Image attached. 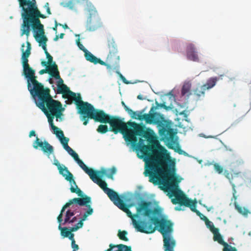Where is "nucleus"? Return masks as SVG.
<instances>
[{
	"mask_svg": "<svg viewBox=\"0 0 251 251\" xmlns=\"http://www.w3.org/2000/svg\"><path fill=\"white\" fill-rule=\"evenodd\" d=\"M143 141L140 139L139 143L137 141L132 144L136 146V150L141 153V155L137 153L138 157L143 158L145 162V176H149V181L154 184L162 178L172 186H177L180 180L174 173L175 163L172 160L167 151L161 146L158 147L159 150H154L152 146L143 144Z\"/></svg>",
	"mask_w": 251,
	"mask_h": 251,
	"instance_id": "f257e3e1",
	"label": "nucleus"
},
{
	"mask_svg": "<svg viewBox=\"0 0 251 251\" xmlns=\"http://www.w3.org/2000/svg\"><path fill=\"white\" fill-rule=\"evenodd\" d=\"M107 195L110 200L119 209L126 213L127 216L131 219L135 228L142 233L147 234L153 233L157 229L162 235L170 233L173 231V224L171 221L165 219H159L156 217H151L155 214L157 209L150 208L151 202L150 201H142L136 207V213L132 214L129 210L131 204H126L120 198L119 195L111 189Z\"/></svg>",
	"mask_w": 251,
	"mask_h": 251,
	"instance_id": "f03ea898",
	"label": "nucleus"
},
{
	"mask_svg": "<svg viewBox=\"0 0 251 251\" xmlns=\"http://www.w3.org/2000/svg\"><path fill=\"white\" fill-rule=\"evenodd\" d=\"M101 123H108L110 126V130L115 134L122 133L125 140L131 144L135 143L137 141L136 136H139L149 139L151 137L150 133L146 130L145 126L134 122L128 121L126 123L118 116H110L104 112L100 122Z\"/></svg>",
	"mask_w": 251,
	"mask_h": 251,
	"instance_id": "7ed1b4c3",
	"label": "nucleus"
},
{
	"mask_svg": "<svg viewBox=\"0 0 251 251\" xmlns=\"http://www.w3.org/2000/svg\"><path fill=\"white\" fill-rule=\"evenodd\" d=\"M41 16L39 15L24 20L21 25V35L22 36L25 35L27 38L30 34V28L31 27L34 32V37L36 41L41 46L44 50L45 54L47 51V42L48 39L45 35L44 25L41 23L39 19Z\"/></svg>",
	"mask_w": 251,
	"mask_h": 251,
	"instance_id": "20e7f679",
	"label": "nucleus"
},
{
	"mask_svg": "<svg viewBox=\"0 0 251 251\" xmlns=\"http://www.w3.org/2000/svg\"><path fill=\"white\" fill-rule=\"evenodd\" d=\"M25 44L22 45L21 51L22 63L23 67V73L25 76L27 78V87L30 94L34 95V93L40 90L44 87V86L36 80V76H35V71L31 68L28 64V57L31 53V44L26 42V49L24 50Z\"/></svg>",
	"mask_w": 251,
	"mask_h": 251,
	"instance_id": "39448f33",
	"label": "nucleus"
},
{
	"mask_svg": "<svg viewBox=\"0 0 251 251\" xmlns=\"http://www.w3.org/2000/svg\"><path fill=\"white\" fill-rule=\"evenodd\" d=\"M50 89H45L44 87L40 90L34 93L33 96H37L38 98L37 101H36V105L41 110V104L43 105L44 107L49 111V113L55 115L57 119L61 117L62 115V111L64 108H62L61 103L52 99L50 94Z\"/></svg>",
	"mask_w": 251,
	"mask_h": 251,
	"instance_id": "423d86ee",
	"label": "nucleus"
},
{
	"mask_svg": "<svg viewBox=\"0 0 251 251\" xmlns=\"http://www.w3.org/2000/svg\"><path fill=\"white\" fill-rule=\"evenodd\" d=\"M74 100L78 110V113L80 115V120L86 126L89 119H93L95 122H100L104 111L97 109L90 103L82 101L81 100L80 94H78L77 97Z\"/></svg>",
	"mask_w": 251,
	"mask_h": 251,
	"instance_id": "0eeeda50",
	"label": "nucleus"
},
{
	"mask_svg": "<svg viewBox=\"0 0 251 251\" xmlns=\"http://www.w3.org/2000/svg\"><path fill=\"white\" fill-rule=\"evenodd\" d=\"M80 197L82 198H75L69 200V201L62 207L60 213L57 217V221L59 223H61L63 221V213L65 209L71 206H72L71 208H74V204H77L80 206H86L88 208L87 211L83 215L80 220L84 221L88 216L92 214L93 209L89 204L91 202V198L86 195H83V194L82 196Z\"/></svg>",
	"mask_w": 251,
	"mask_h": 251,
	"instance_id": "6e6552de",
	"label": "nucleus"
},
{
	"mask_svg": "<svg viewBox=\"0 0 251 251\" xmlns=\"http://www.w3.org/2000/svg\"><path fill=\"white\" fill-rule=\"evenodd\" d=\"M81 168L89 176L92 180L97 184L107 194L111 189L107 187V183L102 180L100 176V172L98 171H95L92 168H88L83 162L79 158L78 156L74 159Z\"/></svg>",
	"mask_w": 251,
	"mask_h": 251,
	"instance_id": "1a4fd4ad",
	"label": "nucleus"
},
{
	"mask_svg": "<svg viewBox=\"0 0 251 251\" xmlns=\"http://www.w3.org/2000/svg\"><path fill=\"white\" fill-rule=\"evenodd\" d=\"M35 1V0H33ZM20 7L22 8L23 12L22 17L23 21L37 16H41V18L45 19L46 16L40 13L36 5L35 1L31 0H18Z\"/></svg>",
	"mask_w": 251,
	"mask_h": 251,
	"instance_id": "9d476101",
	"label": "nucleus"
},
{
	"mask_svg": "<svg viewBox=\"0 0 251 251\" xmlns=\"http://www.w3.org/2000/svg\"><path fill=\"white\" fill-rule=\"evenodd\" d=\"M53 164L57 167L59 174L64 176L65 179L71 184V192L77 194L78 196H82V191L78 187L74 179L73 174L68 170V168L63 165H61L57 159L54 160Z\"/></svg>",
	"mask_w": 251,
	"mask_h": 251,
	"instance_id": "9b49d317",
	"label": "nucleus"
},
{
	"mask_svg": "<svg viewBox=\"0 0 251 251\" xmlns=\"http://www.w3.org/2000/svg\"><path fill=\"white\" fill-rule=\"evenodd\" d=\"M170 192L168 193L169 197H175L172 199V202L174 204H179L180 205H184L191 208L196 201L190 200L182 191L178 189H172L170 190Z\"/></svg>",
	"mask_w": 251,
	"mask_h": 251,
	"instance_id": "f8f14e48",
	"label": "nucleus"
},
{
	"mask_svg": "<svg viewBox=\"0 0 251 251\" xmlns=\"http://www.w3.org/2000/svg\"><path fill=\"white\" fill-rule=\"evenodd\" d=\"M89 12V16L87 21L86 29L89 31H94L101 26V23L95 9H90Z\"/></svg>",
	"mask_w": 251,
	"mask_h": 251,
	"instance_id": "ddd939ff",
	"label": "nucleus"
},
{
	"mask_svg": "<svg viewBox=\"0 0 251 251\" xmlns=\"http://www.w3.org/2000/svg\"><path fill=\"white\" fill-rule=\"evenodd\" d=\"M166 122V121L164 118L162 121V124L158 126L159 127V133L163 139L169 140L173 138L175 133L174 132L173 128L168 127Z\"/></svg>",
	"mask_w": 251,
	"mask_h": 251,
	"instance_id": "4468645a",
	"label": "nucleus"
},
{
	"mask_svg": "<svg viewBox=\"0 0 251 251\" xmlns=\"http://www.w3.org/2000/svg\"><path fill=\"white\" fill-rule=\"evenodd\" d=\"M106 59L111 71L115 70L116 73L119 74L120 58L118 52L108 53Z\"/></svg>",
	"mask_w": 251,
	"mask_h": 251,
	"instance_id": "2eb2a0df",
	"label": "nucleus"
},
{
	"mask_svg": "<svg viewBox=\"0 0 251 251\" xmlns=\"http://www.w3.org/2000/svg\"><path fill=\"white\" fill-rule=\"evenodd\" d=\"M163 115L158 113L151 114H144L142 115V120H145L148 124H154L157 125L158 126L162 124V121L164 119Z\"/></svg>",
	"mask_w": 251,
	"mask_h": 251,
	"instance_id": "dca6fc26",
	"label": "nucleus"
},
{
	"mask_svg": "<svg viewBox=\"0 0 251 251\" xmlns=\"http://www.w3.org/2000/svg\"><path fill=\"white\" fill-rule=\"evenodd\" d=\"M224 175L229 180L231 184L233 191V197L235 199H236V196H235L236 191L235 189V185L234 183L237 182L238 180L242 177L241 172H229L228 171L226 170L224 171Z\"/></svg>",
	"mask_w": 251,
	"mask_h": 251,
	"instance_id": "f3484780",
	"label": "nucleus"
},
{
	"mask_svg": "<svg viewBox=\"0 0 251 251\" xmlns=\"http://www.w3.org/2000/svg\"><path fill=\"white\" fill-rule=\"evenodd\" d=\"M214 230H215L212 232L214 235L213 240L224 246L223 251H237L235 247H232L223 240V237L219 233L218 228Z\"/></svg>",
	"mask_w": 251,
	"mask_h": 251,
	"instance_id": "a211bd4d",
	"label": "nucleus"
},
{
	"mask_svg": "<svg viewBox=\"0 0 251 251\" xmlns=\"http://www.w3.org/2000/svg\"><path fill=\"white\" fill-rule=\"evenodd\" d=\"M57 93L62 94L65 99H68L72 100H75L77 97L76 94L71 91L69 88L64 84L57 85Z\"/></svg>",
	"mask_w": 251,
	"mask_h": 251,
	"instance_id": "6ab92c4d",
	"label": "nucleus"
},
{
	"mask_svg": "<svg viewBox=\"0 0 251 251\" xmlns=\"http://www.w3.org/2000/svg\"><path fill=\"white\" fill-rule=\"evenodd\" d=\"M33 147L35 149H38L39 147H41L43 151L49 154H50L53 152V148L47 141L43 142L40 141L38 137H36V140L33 143Z\"/></svg>",
	"mask_w": 251,
	"mask_h": 251,
	"instance_id": "aec40b11",
	"label": "nucleus"
},
{
	"mask_svg": "<svg viewBox=\"0 0 251 251\" xmlns=\"http://www.w3.org/2000/svg\"><path fill=\"white\" fill-rule=\"evenodd\" d=\"M162 236L163 237L164 251H174L176 246L175 240L169 233H165Z\"/></svg>",
	"mask_w": 251,
	"mask_h": 251,
	"instance_id": "412c9836",
	"label": "nucleus"
},
{
	"mask_svg": "<svg viewBox=\"0 0 251 251\" xmlns=\"http://www.w3.org/2000/svg\"><path fill=\"white\" fill-rule=\"evenodd\" d=\"M186 55L188 59L198 62L199 58L197 52L196 51V48L194 44L192 43L189 44L186 48Z\"/></svg>",
	"mask_w": 251,
	"mask_h": 251,
	"instance_id": "4be33fe9",
	"label": "nucleus"
},
{
	"mask_svg": "<svg viewBox=\"0 0 251 251\" xmlns=\"http://www.w3.org/2000/svg\"><path fill=\"white\" fill-rule=\"evenodd\" d=\"M39 73L40 75L48 73L52 77H59V72L58 69V66L55 62H53L52 65L49 66L48 68L40 70Z\"/></svg>",
	"mask_w": 251,
	"mask_h": 251,
	"instance_id": "5701e85b",
	"label": "nucleus"
},
{
	"mask_svg": "<svg viewBox=\"0 0 251 251\" xmlns=\"http://www.w3.org/2000/svg\"><path fill=\"white\" fill-rule=\"evenodd\" d=\"M107 50L108 53L118 52L117 45L114 38L110 35L107 37Z\"/></svg>",
	"mask_w": 251,
	"mask_h": 251,
	"instance_id": "b1692460",
	"label": "nucleus"
},
{
	"mask_svg": "<svg viewBox=\"0 0 251 251\" xmlns=\"http://www.w3.org/2000/svg\"><path fill=\"white\" fill-rule=\"evenodd\" d=\"M77 45L80 49L84 51L86 59L91 63L97 64V60L98 58L94 55L92 53L88 51L86 49H85L84 46L81 44L79 41L77 42Z\"/></svg>",
	"mask_w": 251,
	"mask_h": 251,
	"instance_id": "393cba45",
	"label": "nucleus"
},
{
	"mask_svg": "<svg viewBox=\"0 0 251 251\" xmlns=\"http://www.w3.org/2000/svg\"><path fill=\"white\" fill-rule=\"evenodd\" d=\"M109 248L105 251H132L130 246H127L124 244L113 245L110 244Z\"/></svg>",
	"mask_w": 251,
	"mask_h": 251,
	"instance_id": "a878e982",
	"label": "nucleus"
},
{
	"mask_svg": "<svg viewBox=\"0 0 251 251\" xmlns=\"http://www.w3.org/2000/svg\"><path fill=\"white\" fill-rule=\"evenodd\" d=\"M191 83L190 82H186L184 83L181 89V95L187 99H188L192 93L191 91Z\"/></svg>",
	"mask_w": 251,
	"mask_h": 251,
	"instance_id": "bb28decb",
	"label": "nucleus"
},
{
	"mask_svg": "<svg viewBox=\"0 0 251 251\" xmlns=\"http://www.w3.org/2000/svg\"><path fill=\"white\" fill-rule=\"evenodd\" d=\"M42 108L41 110L44 113L48 119V122L52 129H57L58 127L55 126L53 124V120L55 115H53L52 114L49 113V111L44 107L43 105L41 104L40 105Z\"/></svg>",
	"mask_w": 251,
	"mask_h": 251,
	"instance_id": "cd10ccee",
	"label": "nucleus"
},
{
	"mask_svg": "<svg viewBox=\"0 0 251 251\" xmlns=\"http://www.w3.org/2000/svg\"><path fill=\"white\" fill-rule=\"evenodd\" d=\"M100 172V174L101 173L102 175H106L108 178L112 179H113V175L116 173V169L113 167L109 170L102 169Z\"/></svg>",
	"mask_w": 251,
	"mask_h": 251,
	"instance_id": "c85d7f7f",
	"label": "nucleus"
},
{
	"mask_svg": "<svg viewBox=\"0 0 251 251\" xmlns=\"http://www.w3.org/2000/svg\"><path fill=\"white\" fill-rule=\"evenodd\" d=\"M218 80V78L216 77L210 78L207 80L205 84L202 85L203 88H204L205 90L212 88L215 85Z\"/></svg>",
	"mask_w": 251,
	"mask_h": 251,
	"instance_id": "c756f323",
	"label": "nucleus"
},
{
	"mask_svg": "<svg viewBox=\"0 0 251 251\" xmlns=\"http://www.w3.org/2000/svg\"><path fill=\"white\" fill-rule=\"evenodd\" d=\"M205 90H206L203 88V85L198 86L194 91V95L199 99L201 97H204Z\"/></svg>",
	"mask_w": 251,
	"mask_h": 251,
	"instance_id": "7c9ffc66",
	"label": "nucleus"
},
{
	"mask_svg": "<svg viewBox=\"0 0 251 251\" xmlns=\"http://www.w3.org/2000/svg\"><path fill=\"white\" fill-rule=\"evenodd\" d=\"M196 204H197V201H196L193 204V205H192V206L191 207V210L194 212H195L197 215L198 216H199L200 217V218L203 220L204 221H205V220H206L207 219H208V218L205 217L204 215H203L202 214H201L199 210H198L197 209H196Z\"/></svg>",
	"mask_w": 251,
	"mask_h": 251,
	"instance_id": "2f4dec72",
	"label": "nucleus"
},
{
	"mask_svg": "<svg viewBox=\"0 0 251 251\" xmlns=\"http://www.w3.org/2000/svg\"><path fill=\"white\" fill-rule=\"evenodd\" d=\"M60 224L61 223H59V225L58 226V229L61 231V235L64 237H67L68 236H69V234L71 233V231H69V229L68 227H62Z\"/></svg>",
	"mask_w": 251,
	"mask_h": 251,
	"instance_id": "473e14b6",
	"label": "nucleus"
},
{
	"mask_svg": "<svg viewBox=\"0 0 251 251\" xmlns=\"http://www.w3.org/2000/svg\"><path fill=\"white\" fill-rule=\"evenodd\" d=\"M235 207L238 212L243 215H247L249 212L247 209L244 207L240 206L236 203H235Z\"/></svg>",
	"mask_w": 251,
	"mask_h": 251,
	"instance_id": "72a5a7b5",
	"label": "nucleus"
},
{
	"mask_svg": "<svg viewBox=\"0 0 251 251\" xmlns=\"http://www.w3.org/2000/svg\"><path fill=\"white\" fill-rule=\"evenodd\" d=\"M75 211H74V210L72 211L70 209L68 210L66 213L65 218L64 219V222L63 224L64 225V224L67 223L70 221V219H71V218L75 215Z\"/></svg>",
	"mask_w": 251,
	"mask_h": 251,
	"instance_id": "f704fd0d",
	"label": "nucleus"
},
{
	"mask_svg": "<svg viewBox=\"0 0 251 251\" xmlns=\"http://www.w3.org/2000/svg\"><path fill=\"white\" fill-rule=\"evenodd\" d=\"M127 234V232L126 230L121 231V230H119L118 233V236L119 238L120 239L125 241H128V239L126 237V235Z\"/></svg>",
	"mask_w": 251,
	"mask_h": 251,
	"instance_id": "c9c22d12",
	"label": "nucleus"
},
{
	"mask_svg": "<svg viewBox=\"0 0 251 251\" xmlns=\"http://www.w3.org/2000/svg\"><path fill=\"white\" fill-rule=\"evenodd\" d=\"M128 114L130 115L131 117L133 119L142 120V112L141 111L135 112L132 110V112L128 113Z\"/></svg>",
	"mask_w": 251,
	"mask_h": 251,
	"instance_id": "e433bc0d",
	"label": "nucleus"
},
{
	"mask_svg": "<svg viewBox=\"0 0 251 251\" xmlns=\"http://www.w3.org/2000/svg\"><path fill=\"white\" fill-rule=\"evenodd\" d=\"M64 149L73 157L74 159L78 156V154L71 147H70L68 145H65Z\"/></svg>",
	"mask_w": 251,
	"mask_h": 251,
	"instance_id": "4c0bfd02",
	"label": "nucleus"
},
{
	"mask_svg": "<svg viewBox=\"0 0 251 251\" xmlns=\"http://www.w3.org/2000/svg\"><path fill=\"white\" fill-rule=\"evenodd\" d=\"M97 131L100 133L104 134L108 131V126L105 125H100L97 129Z\"/></svg>",
	"mask_w": 251,
	"mask_h": 251,
	"instance_id": "58836bf2",
	"label": "nucleus"
},
{
	"mask_svg": "<svg viewBox=\"0 0 251 251\" xmlns=\"http://www.w3.org/2000/svg\"><path fill=\"white\" fill-rule=\"evenodd\" d=\"M205 225L206 226L210 229V230L212 232L213 231H214L215 230L214 229H217V228H216L213 224L212 223V222L210 221L208 219H207L206 220H205Z\"/></svg>",
	"mask_w": 251,
	"mask_h": 251,
	"instance_id": "ea45409f",
	"label": "nucleus"
},
{
	"mask_svg": "<svg viewBox=\"0 0 251 251\" xmlns=\"http://www.w3.org/2000/svg\"><path fill=\"white\" fill-rule=\"evenodd\" d=\"M53 130V133L55 134L57 138L61 139L62 137H64V133L63 131L60 130L58 127L57 129H52Z\"/></svg>",
	"mask_w": 251,
	"mask_h": 251,
	"instance_id": "a19ab883",
	"label": "nucleus"
},
{
	"mask_svg": "<svg viewBox=\"0 0 251 251\" xmlns=\"http://www.w3.org/2000/svg\"><path fill=\"white\" fill-rule=\"evenodd\" d=\"M215 170L219 174L223 172L224 169L222 166L220 165L218 163H215L213 165Z\"/></svg>",
	"mask_w": 251,
	"mask_h": 251,
	"instance_id": "79ce46f5",
	"label": "nucleus"
},
{
	"mask_svg": "<svg viewBox=\"0 0 251 251\" xmlns=\"http://www.w3.org/2000/svg\"><path fill=\"white\" fill-rule=\"evenodd\" d=\"M99 63L100 65H104L106 67L107 69L109 71H111L110 67H109L108 62L107 61V59H106L105 62L103 61L99 58H97V64Z\"/></svg>",
	"mask_w": 251,
	"mask_h": 251,
	"instance_id": "37998d69",
	"label": "nucleus"
},
{
	"mask_svg": "<svg viewBox=\"0 0 251 251\" xmlns=\"http://www.w3.org/2000/svg\"><path fill=\"white\" fill-rule=\"evenodd\" d=\"M61 143L63 145L64 149H65V145H68L69 138L66 137H62L61 139H59Z\"/></svg>",
	"mask_w": 251,
	"mask_h": 251,
	"instance_id": "c03bdc74",
	"label": "nucleus"
},
{
	"mask_svg": "<svg viewBox=\"0 0 251 251\" xmlns=\"http://www.w3.org/2000/svg\"><path fill=\"white\" fill-rule=\"evenodd\" d=\"M47 53L46 54V55L47 58L48 59L47 62H48V63H49V66H50L52 65V64L54 62H53V58L48 52H47Z\"/></svg>",
	"mask_w": 251,
	"mask_h": 251,
	"instance_id": "a18cd8bd",
	"label": "nucleus"
},
{
	"mask_svg": "<svg viewBox=\"0 0 251 251\" xmlns=\"http://www.w3.org/2000/svg\"><path fill=\"white\" fill-rule=\"evenodd\" d=\"M155 103H156L157 107H160L161 108H163L166 110L168 109V108H169V107L166 105L165 102H163L162 103H159L157 101H156Z\"/></svg>",
	"mask_w": 251,
	"mask_h": 251,
	"instance_id": "49530a36",
	"label": "nucleus"
},
{
	"mask_svg": "<svg viewBox=\"0 0 251 251\" xmlns=\"http://www.w3.org/2000/svg\"><path fill=\"white\" fill-rule=\"evenodd\" d=\"M71 247L73 249V251H77L79 250V246L75 243V242L73 241V243H71Z\"/></svg>",
	"mask_w": 251,
	"mask_h": 251,
	"instance_id": "de8ad7c7",
	"label": "nucleus"
},
{
	"mask_svg": "<svg viewBox=\"0 0 251 251\" xmlns=\"http://www.w3.org/2000/svg\"><path fill=\"white\" fill-rule=\"evenodd\" d=\"M122 105L124 106V109L128 113H131L132 112V110L129 108L125 104V103L124 101L122 102Z\"/></svg>",
	"mask_w": 251,
	"mask_h": 251,
	"instance_id": "09e8293b",
	"label": "nucleus"
},
{
	"mask_svg": "<svg viewBox=\"0 0 251 251\" xmlns=\"http://www.w3.org/2000/svg\"><path fill=\"white\" fill-rule=\"evenodd\" d=\"M175 151L178 153L179 154H184L185 152L183 151L179 147H178L175 150Z\"/></svg>",
	"mask_w": 251,
	"mask_h": 251,
	"instance_id": "8fccbe9b",
	"label": "nucleus"
},
{
	"mask_svg": "<svg viewBox=\"0 0 251 251\" xmlns=\"http://www.w3.org/2000/svg\"><path fill=\"white\" fill-rule=\"evenodd\" d=\"M44 7L46 8L48 14H49V15L51 14V12H50V8L49 7V4L48 2H47L45 4V5L44 6Z\"/></svg>",
	"mask_w": 251,
	"mask_h": 251,
	"instance_id": "3c124183",
	"label": "nucleus"
},
{
	"mask_svg": "<svg viewBox=\"0 0 251 251\" xmlns=\"http://www.w3.org/2000/svg\"><path fill=\"white\" fill-rule=\"evenodd\" d=\"M71 241V243H73V241L74 242H75V238H74V234L73 233H71L69 234V236L67 237Z\"/></svg>",
	"mask_w": 251,
	"mask_h": 251,
	"instance_id": "603ef678",
	"label": "nucleus"
},
{
	"mask_svg": "<svg viewBox=\"0 0 251 251\" xmlns=\"http://www.w3.org/2000/svg\"><path fill=\"white\" fill-rule=\"evenodd\" d=\"M83 221L80 220V221L76 225H75V226H76V227H78L79 229L82 227L83 226Z\"/></svg>",
	"mask_w": 251,
	"mask_h": 251,
	"instance_id": "864d4df0",
	"label": "nucleus"
},
{
	"mask_svg": "<svg viewBox=\"0 0 251 251\" xmlns=\"http://www.w3.org/2000/svg\"><path fill=\"white\" fill-rule=\"evenodd\" d=\"M56 79H58V81L57 82V85H62V84H63V79L60 77V76H59V77H55Z\"/></svg>",
	"mask_w": 251,
	"mask_h": 251,
	"instance_id": "5fc2aeb1",
	"label": "nucleus"
},
{
	"mask_svg": "<svg viewBox=\"0 0 251 251\" xmlns=\"http://www.w3.org/2000/svg\"><path fill=\"white\" fill-rule=\"evenodd\" d=\"M64 6L69 7L70 8H73V3L72 1H69L67 3H66V5H64Z\"/></svg>",
	"mask_w": 251,
	"mask_h": 251,
	"instance_id": "6e6d98bb",
	"label": "nucleus"
},
{
	"mask_svg": "<svg viewBox=\"0 0 251 251\" xmlns=\"http://www.w3.org/2000/svg\"><path fill=\"white\" fill-rule=\"evenodd\" d=\"M78 229V227H76V226H75L71 227L70 229H69V231H71V233H72V232L75 231Z\"/></svg>",
	"mask_w": 251,
	"mask_h": 251,
	"instance_id": "4d7b16f0",
	"label": "nucleus"
},
{
	"mask_svg": "<svg viewBox=\"0 0 251 251\" xmlns=\"http://www.w3.org/2000/svg\"><path fill=\"white\" fill-rule=\"evenodd\" d=\"M41 65L43 66L46 67V68H48V67H49V63H48V62H46L45 61H42L41 62Z\"/></svg>",
	"mask_w": 251,
	"mask_h": 251,
	"instance_id": "13d9d810",
	"label": "nucleus"
},
{
	"mask_svg": "<svg viewBox=\"0 0 251 251\" xmlns=\"http://www.w3.org/2000/svg\"><path fill=\"white\" fill-rule=\"evenodd\" d=\"M77 220V218L76 217H74L72 219H70V221L67 223L69 224H72L75 222Z\"/></svg>",
	"mask_w": 251,
	"mask_h": 251,
	"instance_id": "bf43d9fd",
	"label": "nucleus"
},
{
	"mask_svg": "<svg viewBox=\"0 0 251 251\" xmlns=\"http://www.w3.org/2000/svg\"><path fill=\"white\" fill-rule=\"evenodd\" d=\"M36 135L35 131L34 130H31L29 132V137H31L32 136H35Z\"/></svg>",
	"mask_w": 251,
	"mask_h": 251,
	"instance_id": "052dcab7",
	"label": "nucleus"
},
{
	"mask_svg": "<svg viewBox=\"0 0 251 251\" xmlns=\"http://www.w3.org/2000/svg\"><path fill=\"white\" fill-rule=\"evenodd\" d=\"M179 115H183L185 118H187V115L186 114V113L185 111H183L180 112L179 113Z\"/></svg>",
	"mask_w": 251,
	"mask_h": 251,
	"instance_id": "680f3d73",
	"label": "nucleus"
},
{
	"mask_svg": "<svg viewBox=\"0 0 251 251\" xmlns=\"http://www.w3.org/2000/svg\"><path fill=\"white\" fill-rule=\"evenodd\" d=\"M59 25L62 26L64 29L68 28V26L66 24L62 25L61 24H59Z\"/></svg>",
	"mask_w": 251,
	"mask_h": 251,
	"instance_id": "e2e57ef3",
	"label": "nucleus"
},
{
	"mask_svg": "<svg viewBox=\"0 0 251 251\" xmlns=\"http://www.w3.org/2000/svg\"><path fill=\"white\" fill-rule=\"evenodd\" d=\"M65 35V34L63 33H61L59 35V38L60 39H62L63 38L64 36Z\"/></svg>",
	"mask_w": 251,
	"mask_h": 251,
	"instance_id": "0e129e2a",
	"label": "nucleus"
},
{
	"mask_svg": "<svg viewBox=\"0 0 251 251\" xmlns=\"http://www.w3.org/2000/svg\"><path fill=\"white\" fill-rule=\"evenodd\" d=\"M59 38V35H56L55 36V37H54V38L53 39V40L54 41H57L58 40Z\"/></svg>",
	"mask_w": 251,
	"mask_h": 251,
	"instance_id": "69168bd1",
	"label": "nucleus"
},
{
	"mask_svg": "<svg viewBox=\"0 0 251 251\" xmlns=\"http://www.w3.org/2000/svg\"><path fill=\"white\" fill-rule=\"evenodd\" d=\"M59 38V35H56L55 36V37H54V38L53 39V40L54 41H57L58 40Z\"/></svg>",
	"mask_w": 251,
	"mask_h": 251,
	"instance_id": "338daca9",
	"label": "nucleus"
},
{
	"mask_svg": "<svg viewBox=\"0 0 251 251\" xmlns=\"http://www.w3.org/2000/svg\"><path fill=\"white\" fill-rule=\"evenodd\" d=\"M137 99H139V100H143V98L142 97V96L141 95H139L137 96Z\"/></svg>",
	"mask_w": 251,
	"mask_h": 251,
	"instance_id": "774afa93",
	"label": "nucleus"
}]
</instances>
